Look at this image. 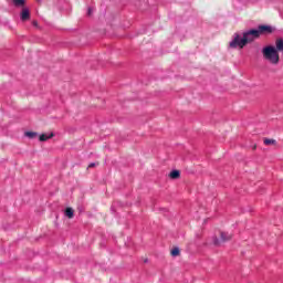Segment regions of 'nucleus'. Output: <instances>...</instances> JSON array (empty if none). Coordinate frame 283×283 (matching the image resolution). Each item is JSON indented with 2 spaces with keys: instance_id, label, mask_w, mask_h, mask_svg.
<instances>
[{
  "instance_id": "1a4fd4ad",
  "label": "nucleus",
  "mask_w": 283,
  "mask_h": 283,
  "mask_svg": "<svg viewBox=\"0 0 283 283\" xmlns=\"http://www.w3.org/2000/svg\"><path fill=\"white\" fill-rule=\"evenodd\" d=\"M276 45V52H283V40L282 39H277L275 42Z\"/></svg>"
},
{
  "instance_id": "9d476101",
  "label": "nucleus",
  "mask_w": 283,
  "mask_h": 283,
  "mask_svg": "<svg viewBox=\"0 0 283 283\" xmlns=\"http://www.w3.org/2000/svg\"><path fill=\"white\" fill-rule=\"evenodd\" d=\"M65 216H66V218H69L70 220H72V218H74V209H72V208H66V209H65Z\"/></svg>"
},
{
  "instance_id": "6e6552de",
  "label": "nucleus",
  "mask_w": 283,
  "mask_h": 283,
  "mask_svg": "<svg viewBox=\"0 0 283 283\" xmlns=\"http://www.w3.org/2000/svg\"><path fill=\"white\" fill-rule=\"evenodd\" d=\"M169 178H171V180H178V178H180V170H172L169 174Z\"/></svg>"
},
{
  "instance_id": "f03ea898",
  "label": "nucleus",
  "mask_w": 283,
  "mask_h": 283,
  "mask_svg": "<svg viewBox=\"0 0 283 283\" xmlns=\"http://www.w3.org/2000/svg\"><path fill=\"white\" fill-rule=\"evenodd\" d=\"M263 59L269 61L272 65H277L280 63V53L273 45H268L262 49Z\"/></svg>"
},
{
  "instance_id": "4468645a",
  "label": "nucleus",
  "mask_w": 283,
  "mask_h": 283,
  "mask_svg": "<svg viewBox=\"0 0 283 283\" xmlns=\"http://www.w3.org/2000/svg\"><path fill=\"white\" fill-rule=\"evenodd\" d=\"M94 167H98V163H91L88 165V169H94Z\"/></svg>"
},
{
  "instance_id": "f3484780",
  "label": "nucleus",
  "mask_w": 283,
  "mask_h": 283,
  "mask_svg": "<svg viewBox=\"0 0 283 283\" xmlns=\"http://www.w3.org/2000/svg\"><path fill=\"white\" fill-rule=\"evenodd\" d=\"M258 148V146H253V149H256Z\"/></svg>"
},
{
  "instance_id": "20e7f679",
  "label": "nucleus",
  "mask_w": 283,
  "mask_h": 283,
  "mask_svg": "<svg viewBox=\"0 0 283 283\" xmlns=\"http://www.w3.org/2000/svg\"><path fill=\"white\" fill-rule=\"evenodd\" d=\"M256 32L259 33V36L261 34H273V27L271 25H259L256 29Z\"/></svg>"
},
{
  "instance_id": "0eeeda50",
  "label": "nucleus",
  "mask_w": 283,
  "mask_h": 283,
  "mask_svg": "<svg viewBox=\"0 0 283 283\" xmlns=\"http://www.w3.org/2000/svg\"><path fill=\"white\" fill-rule=\"evenodd\" d=\"M14 8H25V0H12Z\"/></svg>"
},
{
  "instance_id": "9b49d317",
  "label": "nucleus",
  "mask_w": 283,
  "mask_h": 283,
  "mask_svg": "<svg viewBox=\"0 0 283 283\" xmlns=\"http://www.w3.org/2000/svg\"><path fill=\"white\" fill-rule=\"evenodd\" d=\"M24 136H27V138H36V136H39V134H36L35 132H25Z\"/></svg>"
},
{
  "instance_id": "7ed1b4c3",
  "label": "nucleus",
  "mask_w": 283,
  "mask_h": 283,
  "mask_svg": "<svg viewBox=\"0 0 283 283\" xmlns=\"http://www.w3.org/2000/svg\"><path fill=\"white\" fill-rule=\"evenodd\" d=\"M233 238V234L229 232H220V239L218 237L213 238V244L214 247H220L221 244H224V242H229Z\"/></svg>"
},
{
  "instance_id": "2eb2a0df",
  "label": "nucleus",
  "mask_w": 283,
  "mask_h": 283,
  "mask_svg": "<svg viewBox=\"0 0 283 283\" xmlns=\"http://www.w3.org/2000/svg\"><path fill=\"white\" fill-rule=\"evenodd\" d=\"M87 14H88V17H92V8H88Z\"/></svg>"
},
{
  "instance_id": "f8f14e48",
  "label": "nucleus",
  "mask_w": 283,
  "mask_h": 283,
  "mask_svg": "<svg viewBox=\"0 0 283 283\" xmlns=\"http://www.w3.org/2000/svg\"><path fill=\"white\" fill-rule=\"evenodd\" d=\"M170 255H172V258H178V255H180V249L175 248L170 251Z\"/></svg>"
},
{
  "instance_id": "423d86ee",
  "label": "nucleus",
  "mask_w": 283,
  "mask_h": 283,
  "mask_svg": "<svg viewBox=\"0 0 283 283\" xmlns=\"http://www.w3.org/2000/svg\"><path fill=\"white\" fill-rule=\"evenodd\" d=\"M50 138H54V133H51L50 135L42 134V135H40L39 140L41 143H45V140H50Z\"/></svg>"
},
{
  "instance_id": "ddd939ff",
  "label": "nucleus",
  "mask_w": 283,
  "mask_h": 283,
  "mask_svg": "<svg viewBox=\"0 0 283 283\" xmlns=\"http://www.w3.org/2000/svg\"><path fill=\"white\" fill-rule=\"evenodd\" d=\"M263 143H264V145H276L277 144V142L275 140V139H269V138H265L264 140H263Z\"/></svg>"
},
{
  "instance_id": "f257e3e1",
  "label": "nucleus",
  "mask_w": 283,
  "mask_h": 283,
  "mask_svg": "<svg viewBox=\"0 0 283 283\" xmlns=\"http://www.w3.org/2000/svg\"><path fill=\"white\" fill-rule=\"evenodd\" d=\"M254 39H260L256 29L244 32L242 39H240V34L235 33L233 40L230 42V48H240L242 50L247 43H253Z\"/></svg>"
},
{
  "instance_id": "dca6fc26",
  "label": "nucleus",
  "mask_w": 283,
  "mask_h": 283,
  "mask_svg": "<svg viewBox=\"0 0 283 283\" xmlns=\"http://www.w3.org/2000/svg\"><path fill=\"white\" fill-rule=\"evenodd\" d=\"M32 23H33V25H34L35 28H38V27H39V22L33 21Z\"/></svg>"
},
{
  "instance_id": "39448f33",
  "label": "nucleus",
  "mask_w": 283,
  "mask_h": 283,
  "mask_svg": "<svg viewBox=\"0 0 283 283\" xmlns=\"http://www.w3.org/2000/svg\"><path fill=\"white\" fill-rule=\"evenodd\" d=\"M21 21H30V9L24 7L20 13Z\"/></svg>"
}]
</instances>
